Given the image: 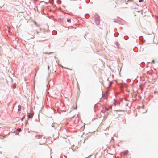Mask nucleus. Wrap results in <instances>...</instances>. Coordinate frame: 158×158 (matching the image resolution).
Masks as SVG:
<instances>
[{
	"mask_svg": "<svg viewBox=\"0 0 158 158\" xmlns=\"http://www.w3.org/2000/svg\"><path fill=\"white\" fill-rule=\"evenodd\" d=\"M67 21L68 22H71V20L70 19H67Z\"/></svg>",
	"mask_w": 158,
	"mask_h": 158,
	"instance_id": "obj_11",
	"label": "nucleus"
},
{
	"mask_svg": "<svg viewBox=\"0 0 158 158\" xmlns=\"http://www.w3.org/2000/svg\"><path fill=\"white\" fill-rule=\"evenodd\" d=\"M34 114L33 112H32L31 111H30V113L28 112L27 114V115L28 117V120L29 118H32L33 117Z\"/></svg>",
	"mask_w": 158,
	"mask_h": 158,
	"instance_id": "obj_3",
	"label": "nucleus"
},
{
	"mask_svg": "<svg viewBox=\"0 0 158 158\" xmlns=\"http://www.w3.org/2000/svg\"><path fill=\"white\" fill-rule=\"evenodd\" d=\"M113 137H111V139H113Z\"/></svg>",
	"mask_w": 158,
	"mask_h": 158,
	"instance_id": "obj_20",
	"label": "nucleus"
},
{
	"mask_svg": "<svg viewBox=\"0 0 158 158\" xmlns=\"http://www.w3.org/2000/svg\"><path fill=\"white\" fill-rule=\"evenodd\" d=\"M57 2L59 4H60L61 3V1L60 0H59L57 1Z\"/></svg>",
	"mask_w": 158,
	"mask_h": 158,
	"instance_id": "obj_10",
	"label": "nucleus"
},
{
	"mask_svg": "<svg viewBox=\"0 0 158 158\" xmlns=\"http://www.w3.org/2000/svg\"><path fill=\"white\" fill-rule=\"evenodd\" d=\"M154 62H155V60H153L152 61V62H151V64H152V63H154Z\"/></svg>",
	"mask_w": 158,
	"mask_h": 158,
	"instance_id": "obj_12",
	"label": "nucleus"
},
{
	"mask_svg": "<svg viewBox=\"0 0 158 158\" xmlns=\"http://www.w3.org/2000/svg\"><path fill=\"white\" fill-rule=\"evenodd\" d=\"M52 126L53 127H55V126L54 125V124L53 123V124L52 125Z\"/></svg>",
	"mask_w": 158,
	"mask_h": 158,
	"instance_id": "obj_15",
	"label": "nucleus"
},
{
	"mask_svg": "<svg viewBox=\"0 0 158 158\" xmlns=\"http://www.w3.org/2000/svg\"><path fill=\"white\" fill-rule=\"evenodd\" d=\"M115 44L116 45L114 46V47L116 48H118L119 47V44L118 43L117 41H115Z\"/></svg>",
	"mask_w": 158,
	"mask_h": 158,
	"instance_id": "obj_6",
	"label": "nucleus"
},
{
	"mask_svg": "<svg viewBox=\"0 0 158 158\" xmlns=\"http://www.w3.org/2000/svg\"><path fill=\"white\" fill-rule=\"evenodd\" d=\"M128 153V151L127 150L125 152H122L121 153V155L122 156L125 155L127 154Z\"/></svg>",
	"mask_w": 158,
	"mask_h": 158,
	"instance_id": "obj_5",
	"label": "nucleus"
},
{
	"mask_svg": "<svg viewBox=\"0 0 158 158\" xmlns=\"http://www.w3.org/2000/svg\"><path fill=\"white\" fill-rule=\"evenodd\" d=\"M18 111L19 112V111H20L21 110V106L20 105H19L18 106Z\"/></svg>",
	"mask_w": 158,
	"mask_h": 158,
	"instance_id": "obj_7",
	"label": "nucleus"
},
{
	"mask_svg": "<svg viewBox=\"0 0 158 158\" xmlns=\"http://www.w3.org/2000/svg\"><path fill=\"white\" fill-rule=\"evenodd\" d=\"M24 117H22L21 118V119L22 120H23L24 119Z\"/></svg>",
	"mask_w": 158,
	"mask_h": 158,
	"instance_id": "obj_14",
	"label": "nucleus"
},
{
	"mask_svg": "<svg viewBox=\"0 0 158 158\" xmlns=\"http://www.w3.org/2000/svg\"><path fill=\"white\" fill-rule=\"evenodd\" d=\"M117 3L114 1H113L111 2V6L112 7H115L117 6Z\"/></svg>",
	"mask_w": 158,
	"mask_h": 158,
	"instance_id": "obj_4",
	"label": "nucleus"
},
{
	"mask_svg": "<svg viewBox=\"0 0 158 158\" xmlns=\"http://www.w3.org/2000/svg\"><path fill=\"white\" fill-rule=\"evenodd\" d=\"M35 137L37 138V139H40V144L43 145L46 142V140L45 138V137L42 135H36Z\"/></svg>",
	"mask_w": 158,
	"mask_h": 158,
	"instance_id": "obj_1",
	"label": "nucleus"
},
{
	"mask_svg": "<svg viewBox=\"0 0 158 158\" xmlns=\"http://www.w3.org/2000/svg\"><path fill=\"white\" fill-rule=\"evenodd\" d=\"M156 19H158V16H156Z\"/></svg>",
	"mask_w": 158,
	"mask_h": 158,
	"instance_id": "obj_17",
	"label": "nucleus"
},
{
	"mask_svg": "<svg viewBox=\"0 0 158 158\" xmlns=\"http://www.w3.org/2000/svg\"><path fill=\"white\" fill-rule=\"evenodd\" d=\"M49 68H50V66L49 65H48V69H49Z\"/></svg>",
	"mask_w": 158,
	"mask_h": 158,
	"instance_id": "obj_16",
	"label": "nucleus"
},
{
	"mask_svg": "<svg viewBox=\"0 0 158 158\" xmlns=\"http://www.w3.org/2000/svg\"><path fill=\"white\" fill-rule=\"evenodd\" d=\"M94 18L96 24L97 25H99L100 23V20L99 16L98 14H95Z\"/></svg>",
	"mask_w": 158,
	"mask_h": 158,
	"instance_id": "obj_2",
	"label": "nucleus"
},
{
	"mask_svg": "<svg viewBox=\"0 0 158 158\" xmlns=\"http://www.w3.org/2000/svg\"><path fill=\"white\" fill-rule=\"evenodd\" d=\"M143 1V0H139V2H142Z\"/></svg>",
	"mask_w": 158,
	"mask_h": 158,
	"instance_id": "obj_13",
	"label": "nucleus"
},
{
	"mask_svg": "<svg viewBox=\"0 0 158 158\" xmlns=\"http://www.w3.org/2000/svg\"><path fill=\"white\" fill-rule=\"evenodd\" d=\"M85 17L86 18H89V15L88 14H87L85 15Z\"/></svg>",
	"mask_w": 158,
	"mask_h": 158,
	"instance_id": "obj_8",
	"label": "nucleus"
},
{
	"mask_svg": "<svg viewBox=\"0 0 158 158\" xmlns=\"http://www.w3.org/2000/svg\"><path fill=\"white\" fill-rule=\"evenodd\" d=\"M117 110L118 111V110Z\"/></svg>",
	"mask_w": 158,
	"mask_h": 158,
	"instance_id": "obj_21",
	"label": "nucleus"
},
{
	"mask_svg": "<svg viewBox=\"0 0 158 158\" xmlns=\"http://www.w3.org/2000/svg\"><path fill=\"white\" fill-rule=\"evenodd\" d=\"M0 153H1L0 152Z\"/></svg>",
	"mask_w": 158,
	"mask_h": 158,
	"instance_id": "obj_22",
	"label": "nucleus"
},
{
	"mask_svg": "<svg viewBox=\"0 0 158 158\" xmlns=\"http://www.w3.org/2000/svg\"><path fill=\"white\" fill-rule=\"evenodd\" d=\"M34 10L35 11H36V9L35 8H34Z\"/></svg>",
	"mask_w": 158,
	"mask_h": 158,
	"instance_id": "obj_19",
	"label": "nucleus"
},
{
	"mask_svg": "<svg viewBox=\"0 0 158 158\" xmlns=\"http://www.w3.org/2000/svg\"><path fill=\"white\" fill-rule=\"evenodd\" d=\"M17 131L19 132H20L22 130H21V128H19L17 129Z\"/></svg>",
	"mask_w": 158,
	"mask_h": 158,
	"instance_id": "obj_9",
	"label": "nucleus"
},
{
	"mask_svg": "<svg viewBox=\"0 0 158 158\" xmlns=\"http://www.w3.org/2000/svg\"><path fill=\"white\" fill-rule=\"evenodd\" d=\"M37 12H39V10H38V8H37Z\"/></svg>",
	"mask_w": 158,
	"mask_h": 158,
	"instance_id": "obj_18",
	"label": "nucleus"
}]
</instances>
